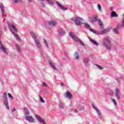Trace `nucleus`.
I'll use <instances>...</instances> for the list:
<instances>
[{
	"mask_svg": "<svg viewBox=\"0 0 124 124\" xmlns=\"http://www.w3.org/2000/svg\"><path fill=\"white\" fill-rule=\"evenodd\" d=\"M13 34L16 38V40H17V41H21V38H20V37H19V35H18V34L15 33V32H13Z\"/></svg>",
	"mask_w": 124,
	"mask_h": 124,
	"instance_id": "obj_18",
	"label": "nucleus"
},
{
	"mask_svg": "<svg viewBox=\"0 0 124 124\" xmlns=\"http://www.w3.org/2000/svg\"><path fill=\"white\" fill-rule=\"evenodd\" d=\"M35 117L36 119H37V120L38 122H39V123H41V124H46V123H45V120H44V119H42V117H41V116H40V115L36 114Z\"/></svg>",
	"mask_w": 124,
	"mask_h": 124,
	"instance_id": "obj_6",
	"label": "nucleus"
},
{
	"mask_svg": "<svg viewBox=\"0 0 124 124\" xmlns=\"http://www.w3.org/2000/svg\"><path fill=\"white\" fill-rule=\"evenodd\" d=\"M69 35H70V36H71V37H72V38H73V39L75 40V41H76V42H78L82 46H85L84 43H83V42L81 40H80L79 38L77 37V36H76V35H75V34H74V33L72 32H70L69 33Z\"/></svg>",
	"mask_w": 124,
	"mask_h": 124,
	"instance_id": "obj_2",
	"label": "nucleus"
},
{
	"mask_svg": "<svg viewBox=\"0 0 124 124\" xmlns=\"http://www.w3.org/2000/svg\"><path fill=\"white\" fill-rule=\"evenodd\" d=\"M59 108H61V109H63V105H62V103L59 104Z\"/></svg>",
	"mask_w": 124,
	"mask_h": 124,
	"instance_id": "obj_36",
	"label": "nucleus"
},
{
	"mask_svg": "<svg viewBox=\"0 0 124 124\" xmlns=\"http://www.w3.org/2000/svg\"><path fill=\"white\" fill-rule=\"evenodd\" d=\"M8 27L11 29V28L12 29H13V30H14V31H16V32H18V30H17V28H16V27H15V26L10 24V23H8Z\"/></svg>",
	"mask_w": 124,
	"mask_h": 124,
	"instance_id": "obj_12",
	"label": "nucleus"
},
{
	"mask_svg": "<svg viewBox=\"0 0 124 124\" xmlns=\"http://www.w3.org/2000/svg\"><path fill=\"white\" fill-rule=\"evenodd\" d=\"M48 63H49V65H50V66H51L52 68H53V69L54 70H58V69L56 67V66L54 65V64H53V63L52 62V61H48Z\"/></svg>",
	"mask_w": 124,
	"mask_h": 124,
	"instance_id": "obj_14",
	"label": "nucleus"
},
{
	"mask_svg": "<svg viewBox=\"0 0 124 124\" xmlns=\"http://www.w3.org/2000/svg\"><path fill=\"white\" fill-rule=\"evenodd\" d=\"M122 24H118L117 25V29H121V28H122Z\"/></svg>",
	"mask_w": 124,
	"mask_h": 124,
	"instance_id": "obj_39",
	"label": "nucleus"
},
{
	"mask_svg": "<svg viewBox=\"0 0 124 124\" xmlns=\"http://www.w3.org/2000/svg\"><path fill=\"white\" fill-rule=\"evenodd\" d=\"M58 33L61 35H64V34H65V31H62V29H61L60 30H59L58 31Z\"/></svg>",
	"mask_w": 124,
	"mask_h": 124,
	"instance_id": "obj_20",
	"label": "nucleus"
},
{
	"mask_svg": "<svg viewBox=\"0 0 124 124\" xmlns=\"http://www.w3.org/2000/svg\"><path fill=\"white\" fill-rule=\"evenodd\" d=\"M23 112L25 116H29L30 115V110L26 107L23 108Z\"/></svg>",
	"mask_w": 124,
	"mask_h": 124,
	"instance_id": "obj_13",
	"label": "nucleus"
},
{
	"mask_svg": "<svg viewBox=\"0 0 124 124\" xmlns=\"http://www.w3.org/2000/svg\"><path fill=\"white\" fill-rule=\"evenodd\" d=\"M42 5H43V7H44V6H45V5H44V4H43V3H42Z\"/></svg>",
	"mask_w": 124,
	"mask_h": 124,
	"instance_id": "obj_48",
	"label": "nucleus"
},
{
	"mask_svg": "<svg viewBox=\"0 0 124 124\" xmlns=\"http://www.w3.org/2000/svg\"><path fill=\"white\" fill-rule=\"evenodd\" d=\"M57 4L60 8L62 9V10H63L64 11H65L68 9V8L62 6L61 3H60L59 2H57Z\"/></svg>",
	"mask_w": 124,
	"mask_h": 124,
	"instance_id": "obj_10",
	"label": "nucleus"
},
{
	"mask_svg": "<svg viewBox=\"0 0 124 124\" xmlns=\"http://www.w3.org/2000/svg\"><path fill=\"white\" fill-rule=\"evenodd\" d=\"M30 34L34 40L35 43L37 45V47L40 48V47H41V44H40V42H39V40H38L35 34L33 32H31Z\"/></svg>",
	"mask_w": 124,
	"mask_h": 124,
	"instance_id": "obj_3",
	"label": "nucleus"
},
{
	"mask_svg": "<svg viewBox=\"0 0 124 124\" xmlns=\"http://www.w3.org/2000/svg\"><path fill=\"white\" fill-rule=\"evenodd\" d=\"M21 1V0H14V2L15 3H18V2H20Z\"/></svg>",
	"mask_w": 124,
	"mask_h": 124,
	"instance_id": "obj_38",
	"label": "nucleus"
},
{
	"mask_svg": "<svg viewBox=\"0 0 124 124\" xmlns=\"http://www.w3.org/2000/svg\"><path fill=\"white\" fill-rule=\"evenodd\" d=\"M96 66H97L99 69H100V70H102V69H103V67H101L98 64H96Z\"/></svg>",
	"mask_w": 124,
	"mask_h": 124,
	"instance_id": "obj_31",
	"label": "nucleus"
},
{
	"mask_svg": "<svg viewBox=\"0 0 124 124\" xmlns=\"http://www.w3.org/2000/svg\"><path fill=\"white\" fill-rule=\"evenodd\" d=\"M90 41L93 43L94 45H96V46H98V43H97L96 41L93 40V39L90 38Z\"/></svg>",
	"mask_w": 124,
	"mask_h": 124,
	"instance_id": "obj_21",
	"label": "nucleus"
},
{
	"mask_svg": "<svg viewBox=\"0 0 124 124\" xmlns=\"http://www.w3.org/2000/svg\"><path fill=\"white\" fill-rule=\"evenodd\" d=\"M97 7H98L99 11H101V6L100 5V4H98L97 5Z\"/></svg>",
	"mask_w": 124,
	"mask_h": 124,
	"instance_id": "obj_37",
	"label": "nucleus"
},
{
	"mask_svg": "<svg viewBox=\"0 0 124 124\" xmlns=\"http://www.w3.org/2000/svg\"><path fill=\"white\" fill-rule=\"evenodd\" d=\"M44 43H45L46 47H47V48H49V46H48V43H47V41H46V40L44 39Z\"/></svg>",
	"mask_w": 124,
	"mask_h": 124,
	"instance_id": "obj_30",
	"label": "nucleus"
},
{
	"mask_svg": "<svg viewBox=\"0 0 124 124\" xmlns=\"http://www.w3.org/2000/svg\"><path fill=\"white\" fill-rule=\"evenodd\" d=\"M113 31L116 34H119V31L117 28L113 29Z\"/></svg>",
	"mask_w": 124,
	"mask_h": 124,
	"instance_id": "obj_27",
	"label": "nucleus"
},
{
	"mask_svg": "<svg viewBox=\"0 0 124 124\" xmlns=\"http://www.w3.org/2000/svg\"><path fill=\"white\" fill-rule=\"evenodd\" d=\"M100 19H98L97 18V16L95 15L93 17V19L91 21L92 23H93L94 22H98Z\"/></svg>",
	"mask_w": 124,
	"mask_h": 124,
	"instance_id": "obj_16",
	"label": "nucleus"
},
{
	"mask_svg": "<svg viewBox=\"0 0 124 124\" xmlns=\"http://www.w3.org/2000/svg\"><path fill=\"white\" fill-rule=\"evenodd\" d=\"M83 0V1H85L86 0Z\"/></svg>",
	"mask_w": 124,
	"mask_h": 124,
	"instance_id": "obj_49",
	"label": "nucleus"
},
{
	"mask_svg": "<svg viewBox=\"0 0 124 124\" xmlns=\"http://www.w3.org/2000/svg\"><path fill=\"white\" fill-rule=\"evenodd\" d=\"M103 44L106 47V49L108 50H111V40H110V37H107L103 39Z\"/></svg>",
	"mask_w": 124,
	"mask_h": 124,
	"instance_id": "obj_1",
	"label": "nucleus"
},
{
	"mask_svg": "<svg viewBox=\"0 0 124 124\" xmlns=\"http://www.w3.org/2000/svg\"><path fill=\"white\" fill-rule=\"evenodd\" d=\"M58 25V22L56 20L53 19L48 21L46 25V28L49 29V27H56Z\"/></svg>",
	"mask_w": 124,
	"mask_h": 124,
	"instance_id": "obj_4",
	"label": "nucleus"
},
{
	"mask_svg": "<svg viewBox=\"0 0 124 124\" xmlns=\"http://www.w3.org/2000/svg\"><path fill=\"white\" fill-rule=\"evenodd\" d=\"M29 2H32V0H28Z\"/></svg>",
	"mask_w": 124,
	"mask_h": 124,
	"instance_id": "obj_47",
	"label": "nucleus"
},
{
	"mask_svg": "<svg viewBox=\"0 0 124 124\" xmlns=\"http://www.w3.org/2000/svg\"><path fill=\"white\" fill-rule=\"evenodd\" d=\"M15 111H16V109L15 108H14L12 110V112H15Z\"/></svg>",
	"mask_w": 124,
	"mask_h": 124,
	"instance_id": "obj_43",
	"label": "nucleus"
},
{
	"mask_svg": "<svg viewBox=\"0 0 124 124\" xmlns=\"http://www.w3.org/2000/svg\"><path fill=\"white\" fill-rule=\"evenodd\" d=\"M75 58H76V60H79V52H76L74 54Z\"/></svg>",
	"mask_w": 124,
	"mask_h": 124,
	"instance_id": "obj_19",
	"label": "nucleus"
},
{
	"mask_svg": "<svg viewBox=\"0 0 124 124\" xmlns=\"http://www.w3.org/2000/svg\"><path fill=\"white\" fill-rule=\"evenodd\" d=\"M122 23L123 26H124V14L123 15V18L122 19Z\"/></svg>",
	"mask_w": 124,
	"mask_h": 124,
	"instance_id": "obj_40",
	"label": "nucleus"
},
{
	"mask_svg": "<svg viewBox=\"0 0 124 124\" xmlns=\"http://www.w3.org/2000/svg\"><path fill=\"white\" fill-rule=\"evenodd\" d=\"M109 31H108L107 29H104L102 31L103 33H107Z\"/></svg>",
	"mask_w": 124,
	"mask_h": 124,
	"instance_id": "obj_32",
	"label": "nucleus"
},
{
	"mask_svg": "<svg viewBox=\"0 0 124 124\" xmlns=\"http://www.w3.org/2000/svg\"><path fill=\"white\" fill-rule=\"evenodd\" d=\"M8 96H9V98H11V99H13V98H14V97H13V96H12L11 93H8Z\"/></svg>",
	"mask_w": 124,
	"mask_h": 124,
	"instance_id": "obj_33",
	"label": "nucleus"
},
{
	"mask_svg": "<svg viewBox=\"0 0 124 124\" xmlns=\"http://www.w3.org/2000/svg\"><path fill=\"white\" fill-rule=\"evenodd\" d=\"M89 30L90 31H92V32H93V33H96V34H97V32L96 31L92 29V28H90L89 29Z\"/></svg>",
	"mask_w": 124,
	"mask_h": 124,
	"instance_id": "obj_28",
	"label": "nucleus"
},
{
	"mask_svg": "<svg viewBox=\"0 0 124 124\" xmlns=\"http://www.w3.org/2000/svg\"><path fill=\"white\" fill-rule=\"evenodd\" d=\"M111 100L112 102H113L114 105H117V102L116 101V100H115V99H111Z\"/></svg>",
	"mask_w": 124,
	"mask_h": 124,
	"instance_id": "obj_34",
	"label": "nucleus"
},
{
	"mask_svg": "<svg viewBox=\"0 0 124 124\" xmlns=\"http://www.w3.org/2000/svg\"><path fill=\"white\" fill-rule=\"evenodd\" d=\"M96 111L97 112L98 116H101V112H100V111H99V110L98 109H97L96 110Z\"/></svg>",
	"mask_w": 124,
	"mask_h": 124,
	"instance_id": "obj_35",
	"label": "nucleus"
},
{
	"mask_svg": "<svg viewBox=\"0 0 124 124\" xmlns=\"http://www.w3.org/2000/svg\"><path fill=\"white\" fill-rule=\"evenodd\" d=\"M61 86L63 87V86H65V85H64V83H61Z\"/></svg>",
	"mask_w": 124,
	"mask_h": 124,
	"instance_id": "obj_44",
	"label": "nucleus"
},
{
	"mask_svg": "<svg viewBox=\"0 0 124 124\" xmlns=\"http://www.w3.org/2000/svg\"><path fill=\"white\" fill-rule=\"evenodd\" d=\"M74 111L75 113H78V111H77L76 109H74Z\"/></svg>",
	"mask_w": 124,
	"mask_h": 124,
	"instance_id": "obj_45",
	"label": "nucleus"
},
{
	"mask_svg": "<svg viewBox=\"0 0 124 124\" xmlns=\"http://www.w3.org/2000/svg\"><path fill=\"white\" fill-rule=\"evenodd\" d=\"M98 22L99 23V26H100V28L102 29H103V27H102V26H103V23H102V22H101V20L99 19V20Z\"/></svg>",
	"mask_w": 124,
	"mask_h": 124,
	"instance_id": "obj_24",
	"label": "nucleus"
},
{
	"mask_svg": "<svg viewBox=\"0 0 124 124\" xmlns=\"http://www.w3.org/2000/svg\"><path fill=\"white\" fill-rule=\"evenodd\" d=\"M3 99L4 101H5V102L8 101L7 100V92L4 93L3 94Z\"/></svg>",
	"mask_w": 124,
	"mask_h": 124,
	"instance_id": "obj_15",
	"label": "nucleus"
},
{
	"mask_svg": "<svg viewBox=\"0 0 124 124\" xmlns=\"http://www.w3.org/2000/svg\"><path fill=\"white\" fill-rule=\"evenodd\" d=\"M4 104H5L7 109H8V110H9V106L8 105V101H7V102L4 101Z\"/></svg>",
	"mask_w": 124,
	"mask_h": 124,
	"instance_id": "obj_22",
	"label": "nucleus"
},
{
	"mask_svg": "<svg viewBox=\"0 0 124 124\" xmlns=\"http://www.w3.org/2000/svg\"><path fill=\"white\" fill-rule=\"evenodd\" d=\"M65 96L66 98H68L69 99H71V98H72L73 97L72 94H71V93H70V92H69V91H67L66 93H65Z\"/></svg>",
	"mask_w": 124,
	"mask_h": 124,
	"instance_id": "obj_11",
	"label": "nucleus"
},
{
	"mask_svg": "<svg viewBox=\"0 0 124 124\" xmlns=\"http://www.w3.org/2000/svg\"><path fill=\"white\" fill-rule=\"evenodd\" d=\"M16 48L18 53H21V48H20L19 45H16Z\"/></svg>",
	"mask_w": 124,
	"mask_h": 124,
	"instance_id": "obj_23",
	"label": "nucleus"
},
{
	"mask_svg": "<svg viewBox=\"0 0 124 124\" xmlns=\"http://www.w3.org/2000/svg\"><path fill=\"white\" fill-rule=\"evenodd\" d=\"M114 95L116 97L118 100H120L121 99V96H120V91H119L118 88H116L115 90Z\"/></svg>",
	"mask_w": 124,
	"mask_h": 124,
	"instance_id": "obj_7",
	"label": "nucleus"
},
{
	"mask_svg": "<svg viewBox=\"0 0 124 124\" xmlns=\"http://www.w3.org/2000/svg\"><path fill=\"white\" fill-rule=\"evenodd\" d=\"M42 86L43 87H47V84L46 83H45V82H43Z\"/></svg>",
	"mask_w": 124,
	"mask_h": 124,
	"instance_id": "obj_42",
	"label": "nucleus"
},
{
	"mask_svg": "<svg viewBox=\"0 0 124 124\" xmlns=\"http://www.w3.org/2000/svg\"><path fill=\"white\" fill-rule=\"evenodd\" d=\"M111 17H118V15L117 14V13L116 12L112 11L111 13Z\"/></svg>",
	"mask_w": 124,
	"mask_h": 124,
	"instance_id": "obj_17",
	"label": "nucleus"
},
{
	"mask_svg": "<svg viewBox=\"0 0 124 124\" xmlns=\"http://www.w3.org/2000/svg\"><path fill=\"white\" fill-rule=\"evenodd\" d=\"M92 107H93V108L95 110V111L96 110H97V108H96V107H95V106H94V104H92Z\"/></svg>",
	"mask_w": 124,
	"mask_h": 124,
	"instance_id": "obj_41",
	"label": "nucleus"
},
{
	"mask_svg": "<svg viewBox=\"0 0 124 124\" xmlns=\"http://www.w3.org/2000/svg\"><path fill=\"white\" fill-rule=\"evenodd\" d=\"M39 97L40 101H41V102H42L43 103H45V101H44V100L41 97V96H40V95H39Z\"/></svg>",
	"mask_w": 124,
	"mask_h": 124,
	"instance_id": "obj_25",
	"label": "nucleus"
},
{
	"mask_svg": "<svg viewBox=\"0 0 124 124\" xmlns=\"http://www.w3.org/2000/svg\"><path fill=\"white\" fill-rule=\"evenodd\" d=\"M0 8L2 13V16L3 17V16H4V12H5V11L4 10V5H3L2 3H0Z\"/></svg>",
	"mask_w": 124,
	"mask_h": 124,
	"instance_id": "obj_9",
	"label": "nucleus"
},
{
	"mask_svg": "<svg viewBox=\"0 0 124 124\" xmlns=\"http://www.w3.org/2000/svg\"><path fill=\"white\" fill-rule=\"evenodd\" d=\"M89 60L88 58H85L83 60V62H84V63H88V62H89Z\"/></svg>",
	"mask_w": 124,
	"mask_h": 124,
	"instance_id": "obj_29",
	"label": "nucleus"
},
{
	"mask_svg": "<svg viewBox=\"0 0 124 124\" xmlns=\"http://www.w3.org/2000/svg\"><path fill=\"white\" fill-rule=\"evenodd\" d=\"M84 26L85 28H87V29H91V26H90L89 24L87 23H84Z\"/></svg>",
	"mask_w": 124,
	"mask_h": 124,
	"instance_id": "obj_26",
	"label": "nucleus"
},
{
	"mask_svg": "<svg viewBox=\"0 0 124 124\" xmlns=\"http://www.w3.org/2000/svg\"><path fill=\"white\" fill-rule=\"evenodd\" d=\"M5 30H6V28H5V31H6Z\"/></svg>",
	"mask_w": 124,
	"mask_h": 124,
	"instance_id": "obj_50",
	"label": "nucleus"
},
{
	"mask_svg": "<svg viewBox=\"0 0 124 124\" xmlns=\"http://www.w3.org/2000/svg\"><path fill=\"white\" fill-rule=\"evenodd\" d=\"M114 10V8H113V7H110V10Z\"/></svg>",
	"mask_w": 124,
	"mask_h": 124,
	"instance_id": "obj_46",
	"label": "nucleus"
},
{
	"mask_svg": "<svg viewBox=\"0 0 124 124\" xmlns=\"http://www.w3.org/2000/svg\"><path fill=\"white\" fill-rule=\"evenodd\" d=\"M71 21L75 22V24L77 26H81L82 25V18L81 17H78V18H72L71 19Z\"/></svg>",
	"mask_w": 124,
	"mask_h": 124,
	"instance_id": "obj_5",
	"label": "nucleus"
},
{
	"mask_svg": "<svg viewBox=\"0 0 124 124\" xmlns=\"http://www.w3.org/2000/svg\"><path fill=\"white\" fill-rule=\"evenodd\" d=\"M25 119H26V120L28 121L29 123H33L34 121L32 116H30V115H26L25 117Z\"/></svg>",
	"mask_w": 124,
	"mask_h": 124,
	"instance_id": "obj_8",
	"label": "nucleus"
}]
</instances>
